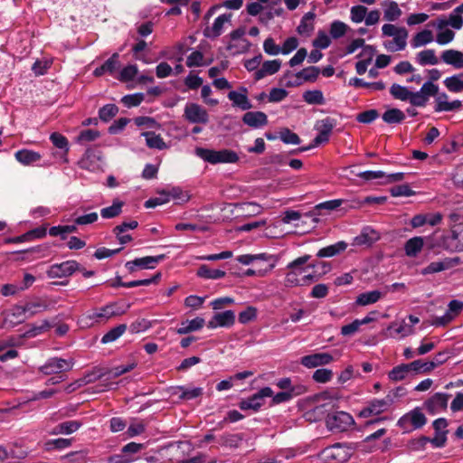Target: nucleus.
<instances>
[{"mask_svg": "<svg viewBox=\"0 0 463 463\" xmlns=\"http://www.w3.org/2000/svg\"><path fill=\"white\" fill-rule=\"evenodd\" d=\"M383 36L393 37L392 41L384 43V47L391 52L405 49L407 45L408 31L404 27H397L392 24H385L382 27Z\"/></svg>", "mask_w": 463, "mask_h": 463, "instance_id": "nucleus-1", "label": "nucleus"}, {"mask_svg": "<svg viewBox=\"0 0 463 463\" xmlns=\"http://www.w3.org/2000/svg\"><path fill=\"white\" fill-rule=\"evenodd\" d=\"M195 155L210 164L236 163L239 160L238 155L232 150H212L203 147L195 148Z\"/></svg>", "mask_w": 463, "mask_h": 463, "instance_id": "nucleus-2", "label": "nucleus"}, {"mask_svg": "<svg viewBox=\"0 0 463 463\" xmlns=\"http://www.w3.org/2000/svg\"><path fill=\"white\" fill-rule=\"evenodd\" d=\"M441 246L451 252L463 251V222L451 225L449 234L441 238Z\"/></svg>", "mask_w": 463, "mask_h": 463, "instance_id": "nucleus-3", "label": "nucleus"}, {"mask_svg": "<svg viewBox=\"0 0 463 463\" xmlns=\"http://www.w3.org/2000/svg\"><path fill=\"white\" fill-rule=\"evenodd\" d=\"M126 313V309L121 308L118 303H109L100 308L96 309L86 316V319H90L96 323H105L113 317L122 316Z\"/></svg>", "mask_w": 463, "mask_h": 463, "instance_id": "nucleus-4", "label": "nucleus"}, {"mask_svg": "<svg viewBox=\"0 0 463 463\" xmlns=\"http://www.w3.org/2000/svg\"><path fill=\"white\" fill-rule=\"evenodd\" d=\"M426 421L425 415L419 408H415L399 419L398 426L405 431H410L421 428Z\"/></svg>", "mask_w": 463, "mask_h": 463, "instance_id": "nucleus-5", "label": "nucleus"}, {"mask_svg": "<svg viewBox=\"0 0 463 463\" xmlns=\"http://www.w3.org/2000/svg\"><path fill=\"white\" fill-rule=\"evenodd\" d=\"M394 402L391 393L387 394L383 399H373L368 402L359 413L360 417L367 418L371 415H379L386 411Z\"/></svg>", "mask_w": 463, "mask_h": 463, "instance_id": "nucleus-6", "label": "nucleus"}, {"mask_svg": "<svg viewBox=\"0 0 463 463\" xmlns=\"http://www.w3.org/2000/svg\"><path fill=\"white\" fill-rule=\"evenodd\" d=\"M74 362L72 359L66 360L59 357H52L40 367V371L45 375L58 374L63 372L71 371Z\"/></svg>", "mask_w": 463, "mask_h": 463, "instance_id": "nucleus-7", "label": "nucleus"}, {"mask_svg": "<svg viewBox=\"0 0 463 463\" xmlns=\"http://www.w3.org/2000/svg\"><path fill=\"white\" fill-rule=\"evenodd\" d=\"M184 118L193 124H207L209 122L207 110L197 103H187L185 105Z\"/></svg>", "mask_w": 463, "mask_h": 463, "instance_id": "nucleus-8", "label": "nucleus"}, {"mask_svg": "<svg viewBox=\"0 0 463 463\" xmlns=\"http://www.w3.org/2000/svg\"><path fill=\"white\" fill-rule=\"evenodd\" d=\"M353 423V417L345 411H336L333 414H328L326 418V425L331 430L345 431Z\"/></svg>", "mask_w": 463, "mask_h": 463, "instance_id": "nucleus-9", "label": "nucleus"}, {"mask_svg": "<svg viewBox=\"0 0 463 463\" xmlns=\"http://www.w3.org/2000/svg\"><path fill=\"white\" fill-rule=\"evenodd\" d=\"M273 391L270 387H263L250 398L240 402L241 410H252L257 411L262 405L265 397H271Z\"/></svg>", "mask_w": 463, "mask_h": 463, "instance_id": "nucleus-10", "label": "nucleus"}, {"mask_svg": "<svg viewBox=\"0 0 463 463\" xmlns=\"http://www.w3.org/2000/svg\"><path fill=\"white\" fill-rule=\"evenodd\" d=\"M80 269L76 260H67L60 264H53L47 271L49 278H64L72 275L76 270Z\"/></svg>", "mask_w": 463, "mask_h": 463, "instance_id": "nucleus-11", "label": "nucleus"}, {"mask_svg": "<svg viewBox=\"0 0 463 463\" xmlns=\"http://www.w3.org/2000/svg\"><path fill=\"white\" fill-rule=\"evenodd\" d=\"M164 259V254L137 258L134 260L128 261L126 263V268L129 272H135L137 269H154Z\"/></svg>", "mask_w": 463, "mask_h": 463, "instance_id": "nucleus-12", "label": "nucleus"}, {"mask_svg": "<svg viewBox=\"0 0 463 463\" xmlns=\"http://www.w3.org/2000/svg\"><path fill=\"white\" fill-rule=\"evenodd\" d=\"M334 357L329 353H315L301 357L300 364L307 368H315L331 364Z\"/></svg>", "mask_w": 463, "mask_h": 463, "instance_id": "nucleus-13", "label": "nucleus"}, {"mask_svg": "<svg viewBox=\"0 0 463 463\" xmlns=\"http://www.w3.org/2000/svg\"><path fill=\"white\" fill-rule=\"evenodd\" d=\"M449 394L437 392L424 402L425 409L431 414L445 410L448 406Z\"/></svg>", "mask_w": 463, "mask_h": 463, "instance_id": "nucleus-14", "label": "nucleus"}, {"mask_svg": "<svg viewBox=\"0 0 463 463\" xmlns=\"http://www.w3.org/2000/svg\"><path fill=\"white\" fill-rule=\"evenodd\" d=\"M228 99L232 102L233 107L240 108L242 110H248L252 108V104L248 99V90L245 87H241L238 91H230Z\"/></svg>", "mask_w": 463, "mask_h": 463, "instance_id": "nucleus-15", "label": "nucleus"}, {"mask_svg": "<svg viewBox=\"0 0 463 463\" xmlns=\"http://www.w3.org/2000/svg\"><path fill=\"white\" fill-rule=\"evenodd\" d=\"M235 322V314L232 310L216 313L208 322L209 328H216L218 326H232Z\"/></svg>", "mask_w": 463, "mask_h": 463, "instance_id": "nucleus-16", "label": "nucleus"}, {"mask_svg": "<svg viewBox=\"0 0 463 463\" xmlns=\"http://www.w3.org/2000/svg\"><path fill=\"white\" fill-rule=\"evenodd\" d=\"M242 122L253 128H259L268 124V117L262 111H249L242 117Z\"/></svg>", "mask_w": 463, "mask_h": 463, "instance_id": "nucleus-17", "label": "nucleus"}, {"mask_svg": "<svg viewBox=\"0 0 463 463\" xmlns=\"http://www.w3.org/2000/svg\"><path fill=\"white\" fill-rule=\"evenodd\" d=\"M232 14H224L218 16L213 24L212 27H207L203 31V34L207 38H217L222 33V28L224 24L229 23L231 21Z\"/></svg>", "mask_w": 463, "mask_h": 463, "instance_id": "nucleus-18", "label": "nucleus"}, {"mask_svg": "<svg viewBox=\"0 0 463 463\" xmlns=\"http://www.w3.org/2000/svg\"><path fill=\"white\" fill-rule=\"evenodd\" d=\"M380 239L379 233L369 227L364 228L362 232L354 239L355 246H371Z\"/></svg>", "mask_w": 463, "mask_h": 463, "instance_id": "nucleus-19", "label": "nucleus"}, {"mask_svg": "<svg viewBox=\"0 0 463 463\" xmlns=\"http://www.w3.org/2000/svg\"><path fill=\"white\" fill-rule=\"evenodd\" d=\"M119 55L118 53H113L101 66L96 68L93 74L96 77L102 76L104 73L112 74L119 68Z\"/></svg>", "mask_w": 463, "mask_h": 463, "instance_id": "nucleus-20", "label": "nucleus"}, {"mask_svg": "<svg viewBox=\"0 0 463 463\" xmlns=\"http://www.w3.org/2000/svg\"><path fill=\"white\" fill-rule=\"evenodd\" d=\"M462 107V102L458 99L448 101V96L445 93L440 94L435 100L434 109L436 112L458 110Z\"/></svg>", "mask_w": 463, "mask_h": 463, "instance_id": "nucleus-21", "label": "nucleus"}, {"mask_svg": "<svg viewBox=\"0 0 463 463\" xmlns=\"http://www.w3.org/2000/svg\"><path fill=\"white\" fill-rule=\"evenodd\" d=\"M441 60L456 69L463 68V52L460 51L453 49L446 50L441 53Z\"/></svg>", "mask_w": 463, "mask_h": 463, "instance_id": "nucleus-22", "label": "nucleus"}, {"mask_svg": "<svg viewBox=\"0 0 463 463\" xmlns=\"http://www.w3.org/2000/svg\"><path fill=\"white\" fill-rule=\"evenodd\" d=\"M281 66V61L272 60L263 62L261 68L256 71L254 78L256 80H260L268 75H273L278 72Z\"/></svg>", "mask_w": 463, "mask_h": 463, "instance_id": "nucleus-23", "label": "nucleus"}, {"mask_svg": "<svg viewBox=\"0 0 463 463\" xmlns=\"http://www.w3.org/2000/svg\"><path fill=\"white\" fill-rule=\"evenodd\" d=\"M205 321L202 317H195L192 320H186L181 323L180 327L176 329L178 335H186L191 332L200 330L203 327Z\"/></svg>", "mask_w": 463, "mask_h": 463, "instance_id": "nucleus-24", "label": "nucleus"}, {"mask_svg": "<svg viewBox=\"0 0 463 463\" xmlns=\"http://www.w3.org/2000/svg\"><path fill=\"white\" fill-rule=\"evenodd\" d=\"M15 159L24 165H29L38 162L42 156L35 151L29 149H21L15 152L14 154Z\"/></svg>", "mask_w": 463, "mask_h": 463, "instance_id": "nucleus-25", "label": "nucleus"}, {"mask_svg": "<svg viewBox=\"0 0 463 463\" xmlns=\"http://www.w3.org/2000/svg\"><path fill=\"white\" fill-rule=\"evenodd\" d=\"M384 294L380 290H372L361 293L357 296L355 304L358 306H368L379 301Z\"/></svg>", "mask_w": 463, "mask_h": 463, "instance_id": "nucleus-26", "label": "nucleus"}, {"mask_svg": "<svg viewBox=\"0 0 463 463\" xmlns=\"http://www.w3.org/2000/svg\"><path fill=\"white\" fill-rule=\"evenodd\" d=\"M146 139V144L149 148L164 150L168 148V146L161 137L160 135L156 134L152 131L143 132L141 134Z\"/></svg>", "mask_w": 463, "mask_h": 463, "instance_id": "nucleus-27", "label": "nucleus"}, {"mask_svg": "<svg viewBox=\"0 0 463 463\" xmlns=\"http://www.w3.org/2000/svg\"><path fill=\"white\" fill-rule=\"evenodd\" d=\"M346 248H347V243L341 241L336 242L335 244H332V245H329V246L320 249L317 251V256L318 258L333 257V256H335V255L345 251L346 250Z\"/></svg>", "mask_w": 463, "mask_h": 463, "instance_id": "nucleus-28", "label": "nucleus"}, {"mask_svg": "<svg viewBox=\"0 0 463 463\" xmlns=\"http://www.w3.org/2000/svg\"><path fill=\"white\" fill-rule=\"evenodd\" d=\"M416 62L421 66L436 65L439 63V59L433 49H426L416 54Z\"/></svg>", "mask_w": 463, "mask_h": 463, "instance_id": "nucleus-29", "label": "nucleus"}, {"mask_svg": "<svg viewBox=\"0 0 463 463\" xmlns=\"http://www.w3.org/2000/svg\"><path fill=\"white\" fill-rule=\"evenodd\" d=\"M81 425V422L78 420L64 421L58 424L52 431V434H71L78 430Z\"/></svg>", "mask_w": 463, "mask_h": 463, "instance_id": "nucleus-30", "label": "nucleus"}, {"mask_svg": "<svg viewBox=\"0 0 463 463\" xmlns=\"http://www.w3.org/2000/svg\"><path fill=\"white\" fill-rule=\"evenodd\" d=\"M424 241L422 237H413L405 243V253L409 257H415L423 248Z\"/></svg>", "mask_w": 463, "mask_h": 463, "instance_id": "nucleus-31", "label": "nucleus"}, {"mask_svg": "<svg viewBox=\"0 0 463 463\" xmlns=\"http://www.w3.org/2000/svg\"><path fill=\"white\" fill-rule=\"evenodd\" d=\"M327 406L328 404L322 403L307 411L304 414L306 420L308 421H317L322 420L328 411Z\"/></svg>", "mask_w": 463, "mask_h": 463, "instance_id": "nucleus-32", "label": "nucleus"}, {"mask_svg": "<svg viewBox=\"0 0 463 463\" xmlns=\"http://www.w3.org/2000/svg\"><path fill=\"white\" fill-rule=\"evenodd\" d=\"M388 330L394 331V334L391 333L392 337H395L396 335H401L402 337L411 335L414 333V328L411 325L407 324L404 320H402L400 324L395 322L392 323L388 326Z\"/></svg>", "mask_w": 463, "mask_h": 463, "instance_id": "nucleus-33", "label": "nucleus"}, {"mask_svg": "<svg viewBox=\"0 0 463 463\" xmlns=\"http://www.w3.org/2000/svg\"><path fill=\"white\" fill-rule=\"evenodd\" d=\"M433 41V34L430 30L425 29L416 33L411 41L412 48L424 46Z\"/></svg>", "mask_w": 463, "mask_h": 463, "instance_id": "nucleus-34", "label": "nucleus"}, {"mask_svg": "<svg viewBox=\"0 0 463 463\" xmlns=\"http://www.w3.org/2000/svg\"><path fill=\"white\" fill-rule=\"evenodd\" d=\"M197 276L207 279H218L225 276V271L222 269H213L207 265H201L196 272Z\"/></svg>", "mask_w": 463, "mask_h": 463, "instance_id": "nucleus-35", "label": "nucleus"}, {"mask_svg": "<svg viewBox=\"0 0 463 463\" xmlns=\"http://www.w3.org/2000/svg\"><path fill=\"white\" fill-rule=\"evenodd\" d=\"M173 393L178 394L180 399L192 400L201 396L203 394V389L200 387L186 389L184 386H176Z\"/></svg>", "mask_w": 463, "mask_h": 463, "instance_id": "nucleus-36", "label": "nucleus"}, {"mask_svg": "<svg viewBox=\"0 0 463 463\" xmlns=\"http://www.w3.org/2000/svg\"><path fill=\"white\" fill-rule=\"evenodd\" d=\"M126 324H120L108 331L101 338L102 344H109L118 340L127 330Z\"/></svg>", "mask_w": 463, "mask_h": 463, "instance_id": "nucleus-37", "label": "nucleus"}, {"mask_svg": "<svg viewBox=\"0 0 463 463\" xmlns=\"http://www.w3.org/2000/svg\"><path fill=\"white\" fill-rule=\"evenodd\" d=\"M411 373L412 371L411 370L410 364H402L392 368L388 375L392 381L398 382L404 380Z\"/></svg>", "mask_w": 463, "mask_h": 463, "instance_id": "nucleus-38", "label": "nucleus"}, {"mask_svg": "<svg viewBox=\"0 0 463 463\" xmlns=\"http://www.w3.org/2000/svg\"><path fill=\"white\" fill-rule=\"evenodd\" d=\"M273 256L269 255L267 253H260V254H244L237 257V261L243 264V265H249L253 263L257 260H262L265 262H269L272 260Z\"/></svg>", "mask_w": 463, "mask_h": 463, "instance_id": "nucleus-39", "label": "nucleus"}, {"mask_svg": "<svg viewBox=\"0 0 463 463\" xmlns=\"http://www.w3.org/2000/svg\"><path fill=\"white\" fill-rule=\"evenodd\" d=\"M390 93L394 99L402 101H409L410 97L411 96V91L409 90L407 87L402 86L397 83H393L391 86Z\"/></svg>", "mask_w": 463, "mask_h": 463, "instance_id": "nucleus-40", "label": "nucleus"}, {"mask_svg": "<svg viewBox=\"0 0 463 463\" xmlns=\"http://www.w3.org/2000/svg\"><path fill=\"white\" fill-rule=\"evenodd\" d=\"M243 440V436L241 434H224L220 438V443L222 446L236 449L238 448L241 441Z\"/></svg>", "mask_w": 463, "mask_h": 463, "instance_id": "nucleus-41", "label": "nucleus"}, {"mask_svg": "<svg viewBox=\"0 0 463 463\" xmlns=\"http://www.w3.org/2000/svg\"><path fill=\"white\" fill-rule=\"evenodd\" d=\"M383 120L388 124L401 123L404 118V113L399 109H387L383 114Z\"/></svg>", "mask_w": 463, "mask_h": 463, "instance_id": "nucleus-42", "label": "nucleus"}, {"mask_svg": "<svg viewBox=\"0 0 463 463\" xmlns=\"http://www.w3.org/2000/svg\"><path fill=\"white\" fill-rule=\"evenodd\" d=\"M123 202L115 201L112 205L102 208L100 215L102 218L110 219L118 216L122 212Z\"/></svg>", "mask_w": 463, "mask_h": 463, "instance_id": "nucleus-43", "label": "nucleus"}, {"mask_svg": "<svg viewBox=\"0 0 463 463\" xmlns=\"http://www.w3.org/2000/svg\"><path fill=\"white\" fill-rule=\"evenodd\" d=\"M26 318H28V316L24 311V306H15L7 315L6 320H9L11 324H19Z\"/></svg>", "mask_w": 463, "mask_h": 463, "instance_id": "nucleus-44", "label": "nucleus"}, {"mask_svg": "<svg viewBox=\"0 0 463 463\" xmlns=\"http://www.w3.org/2000/svg\"><path fill=\"white\" fill-rule=\"evenodd\" d=\"M349 84L355 88H371L374 90H383L385 89V84L383 81L365 82L363 79L359 78L351 79Z\"/></svg>", "mask_w": 463, "mask_h": 463, "instance_id": "nucleus-45", "label": "nucleus"}, {"mask_svg": "<svg viewBox=\"0 0 463 463\" xmlns=\"http://www.w3.org/2000/svg\"><path fill=\"white\" fill-rule=\"evenodd\" d=\"M77 232V226L73 225H59L51 227L49 230V234L51 236L56 237L61 236L62 240L66 239V235L68 233H72Z\"/></svg>", "mask_w": 463, "mask_h": 463, "instance_id": "nucleus-46", "label": "nucleus"}, {"mask_svg": "<svg viewBox=\"0 0 463 463\" xmlns=\"http://www.w3.org/2000/svg\"><path fill=\"white\" fill-rule=\"evenodd\" d=\"M386 5L387 8L384 10V19L389 22L396 21L402 15V11L398 4L394 1H389Z\"/></svg>", "mask_w": 463, "mask_h": 463, "instance_id": "nucleus-47", "label": "nucleus"}, {"mask_svg": "<svg viewBox=\"0 0 463 463\" xmlns=\"http://www.w3.org/2000/svg\"><path fill=\"white\" fill-rule=\"evenodd\" d=\"M462 75H454L444 80L446 88L451 92H460L463 90Z\"/></svg>", "mask_w": 463, "mask_h": 463, "instance_id": "nucleus-48", "label": "nucleus"}, {"mask_svg": "<svg viewBox=\"0 0 463 463\" xmlns=\"http://www.w3.org/2000/svg\"><path fill=\"white\" fill-rule=\"evenodd\" d=\"M320 73V70L317 67L310 66L303 69L298 72V77L301 78L303 81L314 82Z\"/></svg>", "mask_w": 463, "mask_h": 463, "instance_id": "nucleus-49", "label": "nucleus"}, {"mask_svg": "<svg viewBox=\"0 0 463 463\" xmlns=\"http://www.w3.org/2000/svg\"><path fill=\"white\" fill-rule=\"evenodd\" d=\"M304 100L308 104L321 105L324 103V96L320 90H307L303 94Z\"/></svg>", "mask_w": 463, "mask_h": 463, "instance_id": "nucleus-50", "label": "nucleus"}, {"mask_svg": "<svg viewBox=\"0 0 463 463\" xmlns=\"http://www.w3.org/2000/svg\"><path fill=\"white\" fill-rule=\"evenodd\" d=\"M411 370L412 373H430L433 370L430 361H423L421 359L415 360L410 363Z\"/></svg>", "mask_w": 463, "mask_h": 463, "instance_id": "nucleus-51", "label": "nucleus"}, {"mask_svg": "<svg viewBox=\"0 0 463 463\" xmlns=\"http://www.w3.org/2000/svg\"><path fill=\"white\" fill-rule=\"evenodd\" d=\"M118 112V108L115 104H107L99 109V116L102 121L108 122L114 118Z\"/></svg>", "mask_w": 463, "mask_h": 463, "instance_id": "nucleus-52", "label": "nucleus"}, {"mask_svg": "<svg viewBox=\"0 0 463 463\" xmlns=\"http://www.w3.org/2000/svg\"><path fill=\"white\" fill-rule=\"evenodd\" d=\"M348 29V25L345 23L341 21H335L330 25V35L334 39H338L344 36Z\"/></svg>", "mask_w": 463, "mask_h": 463, "instance_id": "nucleus-53", "label": "nucleus"}, {"mask_svg": "<svg viewBox=\"0 0 463 463\" xmlns=\"http://www.w3.org/2000/svg\"><path fill=\"white\" fill-rule=\"evenodd\" d=\"M136 366V364L131 363L128 364H121L116 367L111 368L110 370L104 372L106 375H109V378H116L126 373L130 372L133 370Z\"/></svg>", "mask_w": 463, "mask_h": 463, "instance_id": "nucleus-54", "label": "nucleus"}, {"mask_svg": "<svg viewBox=\"0 0 463 463\" xmlns=\"http://www.w3.org/2000/svg\"><path fill=\"white\" fill-rule=\"evenodd\" d=\"M313 380L319 383H326L331 381L333 377V372L330 369L322 368L317 369L313 373Z\"/></svg>", "mask_w": 463, "mask_h": 463, "instance_id": "nucleus-55", "label": "nucleus"}, {"mask_svg": "<svg viewBox=\"0 0 463 463\" xmlns=\"http://www.w3.org/2000/svg\"><path fill=\"white\" fill-rule=\"evenodd\" d=\"M279 138L285 144L298 145L301 141L299 137L296 133L289 130L288 128H283L280 130Z\"/></svg>", "mask_w": 463, "mask_h": 463, "instance_id": "nucleus-56", "label": "nucleus"}, {"mask_svg": "<svg viewBox=\"0 0 463 463\" xmlns=\"http://www.w3.org/2000/svg\"><path fill=\"white\" fill-rule=\"evenodd\" d=\"M310 260V255L301 256L293 261L289 262L287 266L288 269L296 270L298 273L302 274L306 268L303 267Z\"/></svg>", "mask_w": 463, "mask_h": 463, "instance_id": "nucleus-57", "label": "nucleus"}, {"mask_svg": "<svg viewBox=\"0 0 463 463\" xmlns=\"http://www.w3.org/2000/svg\"><path fill=\"white\" fill-rule=\"evenodd\" d=\"M335 126V119L331 118H326L317 123L316 128L318 130V132H322L324 134H327L328 136H330Z\"/></svg>", "mask_w": 463, "mask_h": 463, "instance_id": "nucleus-58", "label": "nucleus"}, {"mask_svg": "<svg viewBox=\"0 0 463 463\" xmlns=\"http://www.w3.org/2000/svg\"><path fill=\"white\" fill-rule=\"evenodd\" d=\"M367 13V8L364 5H354L350 10L351 20L354 23H361L364 20Z\"/></svg>", "mask_w": 463, "mask_h": 463, "instance_id": "nucleus-59", "label": "nucleus"}, {"mask_svg": "<svg viewBox=\"0 0 463 463\" xmlns=\"http://www.w3.org/2000/svg\"><path fill=\"white\" fill-rule=\"evenodd\" d=\"M390 193L394 197L411 196V195L415 194V192L412 191L410 188L409 184H407L392 187L390 189Z\"/></svg>", "mask_w": 463, "mask_h": 463, "instance_id": "nucleus-60", "label": "nucleus"}, {"mask_svg": "<svg viewBox=\"0 0 463 463\" xmlns=\"http://www.w3.org/2000/svg\"><path fill=\"white\" fill-rule=\"evenodd\" d=\"M137 67L136 65H128V66H126L121 71H120V74H119V77H118V80L120 81H129L131 80H133L136 75L137 74Z\"/></svg>", "mask_w": 463, "mask_h": 463, "instance_id": "nucleus-61", "label": "nucleus"}, {"mask_svg": "<svg viewBox=\"0 0 463 463\" xmlns=\"http://www.w3.org/2000/svg\"><path fill=\"white\" fill-rule=\"evenodd\" d=\"M144 100V94L136 93L126 95L122 98L121 101L128 108L138 106Z\"/></svg>", "mask_w": 463, "mask_h": 463, "instance_id": "nucleus-62", "label": "nucleus"}, {"mask_svg": "<svg viewBox=\"0 0 463 463\" xmlns=\"http://www.w3.org/2000/svg\"><path fill=\"white\" fill-rule=\"evenodd\" d=\"M99 137V132L93 129H86L80 133L77 137V142L83 144L97 139Z\"/></svg>", "mask_w": 463, "mask_h": 463, "instance_id": "nucleus-63", "label": "nucleus"}, {"mask_svg": "<svg viewBox=\"0 0 463 463\" xmlns=\"http://www.w3.org/2000/svg\"><path fill=\"white\" fill-rule=\"evenodd\" d=\"M330 43V37L324 31H319L317 38L313 41V45L320 49L327 48Z\"/></svg>", "mask_w": 463, "mask_h": 463, "instance_id": "nucleus-64", "label": "nucleus"}]
</instances>
